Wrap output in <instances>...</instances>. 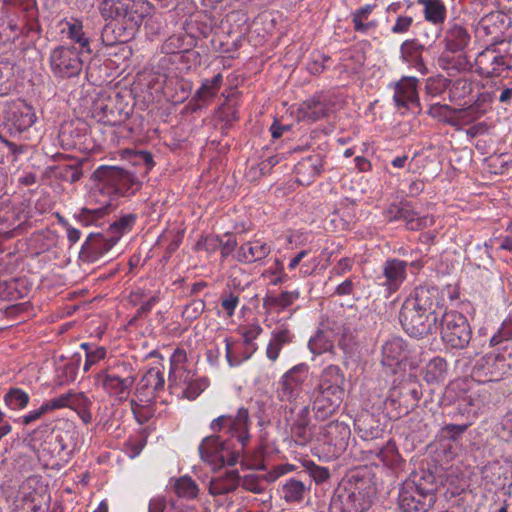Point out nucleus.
<instances>
[{
	"label": "nucleus",
	"mask_w": 512,
	"mask_h": 512,
	"mask_svg": "<svg viewBox=\"0 0 512 512\" xmlns=\"http://www.w3.org/2000/svg\"><path fill=\"white\" fill-rule=\"evenodd\" d=\"M249 411L240 407L236 414L220 415L210 423L213 435L203 438L198 447L205 462L220 466H234L251 443Z\"/></svg>",
	"instance_id": "f257e3e1"
},
{
	"label": "nucleus",
	"mask_w": 512,
	"mask_h": 512,
	"mask_svg": "<svg viewBox=\"0 0 512 512\" xmlns=\"http://www.w3.org/2000/svg\"><path fill=\"white\" fill-rule=\"evenodd\" d=\"M441 484L431 470L412 472L399 488V509L402 512H428L437 501Z\"/></svg>",
	"instance_id": "f03ea898"
},
{
	"label": "nucleus",
	"mask_w": 512,
	"mask_h": 512,
	"mask_svg": "<svg viewBox=\"0 0 512 512\" xmlns=\"http://www.w3.org/2000/svg\"><path fill=\"white\" fill-rule=\"evenodd\" d=\"M430 290H416L402 304L399 320L404 331L417 339L437 330V316L432 311V303L427 296Z\"/></svg>",
	"instance_id": "7ed1b4c3"
},
{
	"label": "nucleus",
	"mask_w": 512,
	"mask_h": 512,
	"mask_svg": "<svg viewBox=\"0 0 512 512\" xmlns=\"http://www.w3.org/2000/svg\"><path fill=\"white\" fill-rule=\"evenodd\" d=\"M92 176L97 181L96 191L106 194L111 203L114 197H130L142 187V182L134 173L119 166L102 165Z\"/></svg>",
	"instance_id": "20e7f679"
},
{
	"label": "nucleus",
	"mask_w": 512,
	"mask_h": 512,
	"mask_svg": "<svg viewBox=\"0 0 512 512\" xmlns=\"http://www.w3.org/2000/svg\"><path fill=\"white\" fill-rule=\"evenodd\" d=\"M475 71L482 77L493 78L509 76L512 71V38L489 45L474 59Z\"/></svg>",
	"instance_id": "39448f33"
},
{
	"label": "nucleus",
	"mask_w": 512,
	"mask_h": 512,
	"mask_svg": "<svg viewBox=\"0 0 512 512\" xmlns=\"http://www.w3.org/2000/svg\"><path fill=\"white\" fill-rule=\"evenodd\" d=\"M130 94L113 92L112 94H102L92 106V116L98 122L117 126L125 123L133 113V105L129 101Z\"/></svg>",
	"instance_id": "423d86ee"
},
{
	"label": "nucleus",
	"mask_w": 512,
	"mask_h": 512,
	"mask_svg": "<svg viewBox=\"0 0 512 512\" xmlns=\"http://www.w3.org/2000/svg\"><path fill=\"white\" fill-rule=\"evenodd\" d=\"M151 11L152 5L148 0H103L100 4V12L105 20L124 21L129 28H139Z\"/></svg>",
	"instance_id": "0eeeda50"
},
{
	"label": "nucleus",
	"mask_w": 512,
	"mask_h": 512,
	"mask_svg": "<svg viewBox=\"0 0 512 512\" xmlns=\"http://www.w3.org/2000/svg\"><path fill=\"white\" fill-rule=\"evenodd\" d=\"M440 334L446 345L453 349H464L470 343L472 329L463 314L457 311H448L441 317Z\"/></svg>",
	"instance_id": "6e6552de"
},
{
	"label": "nucleus",
	"mask_w": 512,
	"mask_h": 512,
	"mask_svg": "<svg viewBox=\"0 0 512 512\" xmlns=\"http://www.w3.org/2000/svg\"><path fill=\"white\" fill-rule=\"evenodd\" d=\"M341 485L368 507L372 506L376 496L375 474L372 468L361 466L351 470Z\"/></svg>",
	"instance_id": "1a4fd4ad"
},
{
	"label": "nucleus",
	"mask_w": 512,
	"mask_h": 512,
	"mask_svg": "<svg viewBox=\"0 0 512 512\" xmlns=\"http://www.w3.org/2000/svg\"><path fill=\"white\" fill-rule=\"evenodd\" d=\"M81 53L74 46L56 47L50 54V66L53 74L60 78L79 75L83 67Z\"/></svg>",
	"instance_id": "9d476101"
},
{
	"label": "nucleus",
	"mask_w": 512,
	"mask_h": 512,
	"mask_svg": "<svg viewBox=\"0 0 512 512\" xmlns=\"http://www.w3.org/2000/svg\"><path fill=\"white\" fill-rule=\"evenodd\" d=\"M511 25V18L501 11H493L483 16L476 25V35L478 38L490 45H498L503 39L505 32Z\"/></svg>",
	"instance_id": "9b49d317"
},
{
	"label": "nucleus",
	"mask_w": 512,
	"mask_h": 512,
	"mask_svg": "<svg viewBox=\"0 0 512 512\" xmlns=\"http://www.w3.org/2000/svg\"><path fill=\"white\" fill-rule=\"evenodd\" d=\"M422 354L421 347L416 344L408 343L401 337H392L382 346L383 366H387L392 372L404 359L416 360Z\"/></svg>",
	"instance_id": "f8f14e48"
},
{
	"label": "nucleus",
	"mask_w": 512,
	"mask_h": 512,
	"mask_svg": "<svg viewBox=\"0 0 512 512\" xmlns=\"http://www.w3.org/2000/svg\"><path fill=\"white\" fill-rule=\"evenodd\" d=\"M37 117L33 107L25 101L10 103L4 111V125L11 134H20L29 129Z\"/></svg>",
	"instance_id": "ddd939ff"
},
{
	"label": "nucleus",
	"mask_w": 512,
	"mask_h": 512,
	"mask_svg": "<svg viewBox=\"0 0 512 512\" xmlns=\"http://www.w3.org/2000/svg\"><path fill=\"white\" fill-rule=\"evenodd\" d=\"M116 241L108 234L90 233L81 247L79 259L83 262L93 263L108 253Z\"/></svg>",
	"instance_id": "4468645a"
},
{
	"label": "nucleus",
	"mask_w": 512,
	"mask_h": 512,
	"mask_svg": "<svg viewBox=\"0 0 512 512\" xmlns=\"http://www.w3.org/2000/svg\"><path fill=\"white\" fill-rule=\"evenodd\" d=\"M308 377V366L304 363L294 366L286 372L279 382L278 395L281 401H291L298 395V391Z\"/></svg>",
	"instance_id": "2eb2a0df"
},
{
	"label": "nucleus",
	"mask_w": 512,
	"mask_h": 512,
	"mask_svg": "<svg viewBox=\"0 0 512 512\" xmlns=\"http://www.w3.org/2000/svg\"><path fill=\"white\" fill-rule=\"evenodd\" d=\"M350 436V427L344 422L332 421L324 427L325 443L332 456L338 457L347 449Z\"/></svg>",
	"instance_id": "dca6fc26"
},
{
	"label": "nucleus",
	"mask_w": 512,
	"mask_h": 512,
	"mask_svg": "<svg viewBox=\"0 0 512 512\" xmlns=\"http://www.w3.org/2000/svg\"><path fill=\"white\" fill-rule=\"evenodd\" d=\"M391 397H397L405 405L406 412L417 406L422 397V385L415 375L409 374L391 390Z\"/></svg>",
	"instance_id": "f3484780"
},
{
	"label": "nucleus",
	"mask_w": 512,
	"mask_h": 512,
	"mask_svg": "<svg viewBox=\"0 0 512 512\" xmlns=\"http://www.w3.org/2000/svg\"><path fill=\"white\" fill-rule=\"evenodd\" d=\"M369 509L341 484L334 490L329 504V512H366Z\"/></svg>",
	"instance_id": "a211bd4d"
},
{
	"label": "nucleus",
	"mask_w": 512,
	"mask_h": 512,
	"mask_svg": "<svg viewBox=\"0 0 512 512\" xmlns=\"http://www.w3.org/2000/svg\"><path fill=\"white\" fill-rule=\"evenodd\" d=\"M291 470V465L284 464L276 466L272 471L264 475L248 474L241 478L240 485L243 489L252 493L264 494L267 483L276 481L280 476Z\"/></svg>",
	"instance_id": "6ab92c4d"
},
{
	"label": "nucleus",
	"mask_w": 512,
	"mask_h": 512,
	"mask_svg": "<svg viewBox=\"0 0 512 512\" xmlns=\"http://www.w3.org/2000/svg\"><path fill=\"white\" fill-rule=\"evenodd\" d=\"M418 80L415 77H403L395 87L394 101L398 107L412 109L420 107L417 93Z\"/></svg>",
	"instance_id": "aec40b11"
},
{
	"label": "nucleus",
	"mask_w": 512,
	"mask_h": 512,
	"mask_svg": "<svg viewBox=\"0 0 512 512\" xmlns=\"http://www.w3.org/2000/svg\"><path fill=\"white\" fill-rule=\"evenodd\" d=\"M291 436L297 445L304 446L314 437V426L311 425L309 406H304L298 412L290 427Z\"/></svg>",
	"instance_id": "412c9836"
},
{
	"label": "nucleus",
	"mask_w": 512,
	"mask_h": 512,
	"mask_svg": "<svg viewBox=\"0 0 512 512\" xmlns=\"http://www.w3.org/2000/svg\"><path fill=\"white\" fill-rule=\"evenodd\" d=\"M323 169V157L316 153L299 161L294 168L296 181L301 185H309Z\"/></svg>",
	"instance_id": "4be33fe9"
},
{
	"label": "nucleus",
	"mask_w": 512,
	"mask_h": 512,
	"mask_svg": "<svg viewBox=\"0 0 512 512\" xmlns=\"http://www.w3.org/2000/svg\"><path fill=\"white\" fill-rule=\"evenodd\" d=\"M109 22L103 27L101 39L104 45L113 46L117 43L127 42L138 28H129L124 21L108 19Z\"/></svg>",
	"instance_id": "5701e85b"
},
{
	"label": "nucleus",
	"mask_w": 512,
	"mask_h": 512,
	"mask_svg": "<svg viewBox=\"0 0 512 512\" xmlns=\"http://www.w3.org/2000/svg\"><path fill=\"white\" fill-rule=\"evenodd\" d=\"M425 46L420 44L416 39L405 40L400 46V57L403 62L415 68L421 74L427 72L422 53Z\"/></svg>",
	"instance_id": "b1692460"
},
{
	"label": "nucleus",
	"mask_w": 512,
	"mask_h": 512,
	"mask_svg": "<svg viewBox=\"0 0 512 512\" xmlns=\"http://www.w3.org/2000/svg\"><path fill=\"white\" fill-rule=\"evenodd\" d=\"M271 252V246L259 239L243 243L236 254L241 263L251 264L266 258Z\"/></svg>",
	"instance_id": "393cba45"
},
{
	"label": "nucleus",
	"mask_w": 512,
	"mask_h": 512,
	"mask_svg": "<svg viewBox=\"0 0 512 512\" xmlns=\"http://www.w3.org/2000/svg\"><path fill=\"white\" fill-rule=\"evenodd\" d=\"M471 40L467 29L459 24H452L446 30L444 36L445 51L452 54L465 51Z\"/></svg>",
	"instance_id": "a878e982"
},
{
	"label": "nucleus",
	"mask_w": 512,
	"mask_h": 512,
	"mask_svg": "<svg viewBox=\"0 0 512 512\" xmlns=\"http://www.w3.org/2000/svg\"><path fill=\"white\" fill-rule=\"evenodd\" d=\"M241 476L238 470L226 471L223 475L212 478L209 482V493L213 496L225 495L240 486Z\"/></svg>",
	"instance_id": "bb28decb"
},
{
	"label": "nucleus",
	"mask_w": 512,
	"mask_h": 512,
	"mask_svg": "<svg viewBox=\"0 0 512 512\" xmlns=\"http://www.w3.org/2000/svg\"><path fill=\"white\" fill-rule=\"evenodd\" d=\"M134 377L120 378L117 375L102 372L98 375V382L101 383L104 390L111 396L128 395L129 390L134 384Z\"/></svg>",
	"instance_id": "cd10ccee"
},
{
	"label": "nucleus",
	"mask_w": 512,
	"mask_h": 512,
	"mask_svg": "<svg viewBox=\"0 0 512 512\" xmlns=\"http://www.w3.org/2000/svg\"><path fill=\"white\" fill-rule=\"evenodd\" d=\"M334 341V336L327 320L320 324L315 336L309 340L308 345L313 354L320 355L326 351L332 352Z\"/></svg>",
	"instance_id": "c85d7f7f"
},
{
	"label": "nucleus",
	"mask_w": 512,
	"mask_h": 512,
	"mask_svg": "<svg viewBox=\"0 0 512 512\" xmlns=\"http://www.w3.org/2000/svg\"><path fill=\"white\" fill-rule=\"evenodd\" d=\"M165 378L164 373L158 368H150L138 383V391L150 395L155 398L157 393L164 389Z\"/></svg>",
	"instance_id": "c756f323"
},
{
	"label": "nucleus",
	"mask_w": 512,
	"mask_h": 512,
	"mask_svg": "<svg viewBox=\"0 0 512 512\" xmlns=\"http://www.w3.org/2000/svg\"><path fill=\"white\" fill-rule=\"evenodd\" d=\"M303 116L311 121L327 117L330 111L328 100L324 95H316L301 105Z\"/></svg>",
	"instance_id": "7c9ffc66"
},
{
	"label": "nucleus",
	"mask_w": 512,
	"mask_h": 512,
	"mask_svg": "<svg viewBox=\"0 0 512 512\" xmlns=\"http://www.w3.org/2000/svg\"><path fill=\"white\" fill-rule=\"evenodd\" d=\"M407 262L393 258L388 259L383 264V275L386 278V284L393 285L395 288L400 286L406 278Z\"/></svg>",
	"instance_id": "2f4dec72"
},
{
	"label": "nucleus",
	"mask_w": 512,
	"mask_h": 512,
	"mask_svg": "<svg viewBox=\"0 0 512 512\" xmlns=\"http://www.w3.org/2000/svg\"><path fill=\"white\" fill-rule=\"evenodd\" d=\"M113 209V204L110 200H106L103 202V205L98 208H82L78 214L75 215L77 221L85 226L91 225H101L100 220H102L106 215L110 213Z\"/></svg>",
	"instance_id": "473e14b6"
},
{
	"label": "nucleus",
	"mask_w": 512,
	"mask_h": 512,
	"mask_svg": "<svg viewBox=\"0 0 512 512\" xmlns=\"http://www.w3.org/2000/svg\"><path fill=\"white\" fill-rule=\"evenodd\" d=\"M439 63L444 70L455 72L470 71L473 67L465 51L457 52L456 54L443 52L439 58Z\"/></svg>",
	"instance_id": "72a5a7b5"
},
{
	"label": "nucleus",
	"mask_w": 512,
	"mask_h": 512,
	"mask_svg": "<svg viewBox=\"0 0 512 512\" xmlns=\"http://www.w3.org/2000/svg\"><path fill=\"white\" fill-rule=\"evenodd\" d=\"M423 6V14L426 21L441 26L447 17V9L442 0H417Z\"/></svg>",
	"instance_id": "f704fd0d"
},
{
	"label": "nucleus",
	"mask_w": 512,
	"mask_h": 512,
	"mask_svg": "<svg viewBox=\"0 0 512 512\" xmlns=\"http://www.w3.org/2000/svg\"><path fill=\"white\" fill-rule=\"evenodd\" d=\"M222 83L223 75L221 73L216 74L212 79L204 80L195 92L193 100L199 105L207 104L217 95Z\"/></svg>",
	"instance_id": "c9c22d12"
},
{
	"label": "nucleus",
	"mask_w": 512,
	"mask_h": 512,
	"mask_svg": "<svg viewBox=\"0 0 512 512\" xmlns=\"http://www.w3.org/2000/svg\"><path fill=\"white\" fill-rule=\"evenodd\" d=\"M308 484L301 472L296 478L286 480L282 485V495L287 502H300L308 489Z\"/></svg>",
	"instance_id": "e433bc0d"
},
{
	"label": "nucleus",
	"mask_w": 512,
	"mask_h": 512,
	"mask_svg": "<svg viewBox=\"0 0 512 512\" xmlns=\"http://www.w3.org/2000/svg\"><path fill=\"white\" fill-rule=\"evenodd\" d=\"M67 36L68 38L79 44V51L88 54L92 53L90 48V39L83 30V24L78 19H71L67 21Z\"/></svg>",
	"instance_id": "4c0bfd02"
},
{
	"label": "nucleus",
	"mask_w": 512,
	"mask_h": 512,
	"mask_svg": "<svg viewBox=\"0 0 512 512\" xmlns=\"http://www.w3.org/2000/svg\"><path fill=\"white\" fill-rule=\"evenodd\" d=\"M454 110H457V108H453L447 104L435 103L429 106L427 113L432 118L459 129L460 119H458V115L456 117L452 116Z\"/></svg>",
	"instance_id": "58836bf2"
},
{
	"label": "nucleus",
	"mask_w": 512,
	"mask_h": 512,
	"mask_svg": "<svg viewBox=\"0 0 512 512\" xmlns=\"http://www.w3.org/2000/svg\"><path fill=\"white\" fill-rule=\"evenodd\" d=\"M298 298V292L281 290L280 293H275V290L270 291L264 297V306L268 309L286 308L290 306L295 299Z\"/></svg>",
	"instance_id": "ea45409f"
},
{
	"label": "nucleus",
	"mask_w": 512,
	"mask_h": 512,
	"mask_svg": "<svg viewBox=\"0 0 512 512\" xmlns=\"http://www.w3.org/2000/svg\"><path fill=\"white\" fill-rule=\"evenodd\" d=\"M447 374V362L442 357H434L425 368L424 380L428 384L439 383L443 381Z\"/></svg>",
	"instance_id": "a19ab883"
},
{
	"label": "nucleus",
	"mask_w": 512,
	"mask_h": 512,
	"mask_svg": "<svg viewBox=\"0 0 512 512\" xmlns=\"http://www.w3.org/2000/svg\"><path fill=\"white\" fill-rule=\"evenodd\" d=\"M339 406L340 404L334 402L332 399L324 398V396H320L319 394L313 392L312 409L317 420H327L337 411Z\"/></svg>",
	"instance_id": "79ce46f5"
},
{
	"label": "nucleus",
	"mask_w": 512,
	"mask_h": 512,
	"mask_svg": "<svg viewBox=\"0 0 512 512\" xmlns=\"http://www.w3.org/2000/svg\"><path fill=\"white\" fill-rule=\"evenodd\" d=\"M292 341V335L289 330L281 329L273 333V337L266 349V356L271 361H276L282 347Z\"/></svg>",
	"instance_id": "37998d69"
},
{
	"label": "nucleus",
	"mask_w": 512,
	"mask_h": 512,
	"mask_svg": "<svg viewBox=\"0 0 512 512\" xmlns=\"http://www.w3.org/2000/svg\"><path fill=\"white\" fill-rule=\"evenodd\" d=\"M136 218V215L133 213L123 215L109 225L107 233L118 242L124 234L132 230Z\"/></svg>",
	"instance_id": "c03bdc74"
},
{
	"label": "nucleus",
	"mask_w": 512,
	"mask_h": 512,
	"mask_svg": "<svg viewBox=\"0 0 512 512\" xmlns=\"http://www.w3.org/2000/svg\"><path fill=\"white\" fill-rule=\"evenodd\" d=\"M448 91L450 101L459 102L472 93L473 83L466 78L450 80Z\"/></svg>",
	"instance_id": "a18cd8bd"
},
{
	"label": "nucleus",
	"mask_w": 512,
	"mask_h": 512,
	"mask_svg": "<svg viewBox=\"0 0 512 512\" xmlns=\"http://www.w3.org/2000/svg\"><path fill=\"white\" fill-rule=\"evenodd\" d=\"M328 322L330 324L334 340L337 339L338 341V346L344 351L348 350L353 339L351 328L343 322L334 320H328Z\"/></svg>",
	"instance_id": "49530a36"
},
{
	"label": "nucleus",
	"mask_w": 512,
	"mask_h": 512,
	"mask_svg": "<svg viewBox=\"0 0 512 512\" xmlns=\"http://www.w3.org/2000/svg\"><path fill=\"white\" fill-rule=\"evenodd\" d=\"M344 382L345 378L342 370L336 365H329L323 370L318 385L344 388Z\"/></svg>",
	"instance_id": "de8ad7c7"
},
{
	"label": "nucleus",
	"mask_w": 512,
	"mask_h": 512,
	"mask_svg": "<svg viewBox=\"0 0 512 512\" xmlns=\"http://www.w3.org/2000/svg\"><path fill=\"white\" fill-rule=\"evenodd\" d=\"M91 400L82 392L76 393L72 400L71 409L77 412L84 424L92 422V415L90 413Z\"/></svg>",
	"instance_id": "09e8293b"
},
{
	"label": "nucleus",
	"mask_w": 512,
	"mask_h": 512,
	"mask_svg": "<svg viewBox=\"0 0 512 512\" xmlns=\"http://www.w3.org/2000/svg\"><path fill=\"white\" fill-rule=\"evenodd\" d=\"M174 491L179 497L194 499L198 496L199 488L190 477L183 476L175 481Z\"/></svg>",
	"instance_id": "8fccbe9b"
},
{
	"label": "nucleus",
	"mask_w": 512,
	"mask_h": 512,
	"mask_svg": "<svg viewBox=\"0 0 512 512\" xmlns=\"http://www.w3.org/2000/svg\"><path fill=\"white\" fill-rule=\"evenodd\" d=\"M486 112V108H483L479 103L475 102L468 107L457 108V110H454V114L458 115V119H460V125L470 124L481 118Z\"/></svg>",
	"instance_id": "3c124183"
},
{
	"label": "nucleus",
	"mask_w": 512,
	"mask_h": 512,
	"mask_svg": "<svg viewBox=\"0 0 512 512\" xmlns=\"http://www.w3.org/2000/svg\"><path fill=\"white\" fill-rule=\"evenodd\" d=\"M4 401L11 410L22 409L29 402V395L20 388H11L5 394Z\"/></svg>",
	"instance_id": "603ef678"
},
{
	"label": "nucleus",
	"mask_w": 512,
	"mask_h": 512,
	"mask_svg": "<svg viewBox=\"0 0 512 512\" xmlns=\"http://www.w3.org/2000/svg\"><path fill=\"white\" fill-rule=\"evenodd\" d=\"M470 427L469 423L465 424H446L441 428V437L450 440L455 444L460 441L463 434Z\"/></svg>",
	"instance_id": "864d4df0"
},
{
	"label": "nucleus",
	"mask_w": 512,
	"mask_h": 512,
	"mask_svg": "<svg viewBox=\"0 0 512 512\" xmlns=\"http://www.w3.org/2000/svg\"><path fill=\"white\" fill-rule=\"evenodd\" d=\"M308 473L306 471L301 472L302 476L307 481L308 486L311 483L310 478H313L316 483H323L330 477L329 469L326 467L318 466L314 463H311L310 466L307 467Z\"/></svg>",
	"instance_id": "5fc2aeb1"
},
{
	"label": "nucleus",
	"mask_w": 512,
	"mask_h": 512,
	"mask_svg": "<svg viewBox=\"0 0 512 512\" xmlns=\"http://www.w3.org/2000/svg\"><path fill=\"white\" fill-rule=\"evenodd\" d=\"M412 212L413 209L409 207L408 203L392 204L386 211V218L388 221L403 220L406 222Z\"/></svg>",
	"instance_id": "6e6d98bb"
},
{
	"label": "nucleus",
	"mask_w": 512,
	"mask_h": 512,
	"mask_svg": "<svg viewBox=\"0 0 512 512\" xmlns=\"http://www.w3.org/2000/svg\"><path fill=\"white\" fill-rule=\"evenodd\" d=\"M450 79L442 76L429 78L426 82V92L431 96L441 95L444 91L448 90Z\"/></svg>",
	"instance_id": "4d7b16f0"
},
{
	"label": "nucleus",
	"mask_w": 512,
	"mask_h": 512,
	"mask_svg": "<svg viewBox=\"0 0 512 512\" xmlns=\"http://www.w3.org/2000/svg\"><path fill=\"white\" fill-rule=\"evenodd\" d=\"M371 422H373V419L368 415L355 421V427L358 430L360 437L363 439H369L378 436L379 429L377 427L374 428L373 425H371Z\"/></svg>",
	"instance_id": "13d9d810"
},
{
	"label": "nucleus",
	"mask_w": 512,
	"mask_h": 512,
	"mask_svg": "<svg viewBox=\"0 0 512 512\" xmlns=\"http://www.w3.org/2000/svg\"><path fill=\"white\" fill-rule=\"evenodd\" d=\"M377 456L385 465H394L400 458L396 444L392 441L387 442L386 446L379 450Z\"/></svg>",
	"instance_id": "bf43d9fd"
},
{
	"label": "nucleus",
	"mask_w": 512,
	"mask_h": 512,
	"mask_svg": "<svg viewBox=\"0 0 512 512\" xmlns=\"http://www.w3.org/2000/svg\"><path fill=\"white\" fill-rule=\"evenodd\" d=\"M75 394L76 393L67 392L55 398H52L44 403L49 412L66 407L71 408L72 400L74 399Z\"/></svg>",
	"instance_id": "052dcab7"
},
{
	"label": "nucleus",
	"mask_w": 512,
	"mask_h": 512,
	"mask_svg": "<svg viewBox=\"0 0 512 512\" xmlns=\"http://www.w3.org/2000/svg\"><path fill=\"white\" fill-rule=\"evenodd\" d=\"M57 169L59 178L70 183L77 182L82 176V171L77 165H61Z\"/></svg>",
	"instance_id": "680f3d73"
},
{
	"label": "nucleus",
	"mask_w": 512,
	"mask_h": 512,
	"mask_svg": "<svg viewBox=\"0 0 512 512\" xmlns=\"http://www.w3.org/2000/svg\"><path fill=\"white\" fill-rule=\"evenodd\" d=\"M314 392L319 394L320 396H324V398L332 399L334 402L338 404H341L343 401L344 388L318 385L315 388Z\"/></svg>",
	"instance_id": "e2e57ef3"
},
{
	"label": "nucleus",
	"mask_w": 512,
	"mask_h": 512,
	"mask_svg": "<svg viewBox=\"0 0 512 512\" xmlns=\"http://www.w3.org/2000/svg\"><path fill=\"white\" fill-rule=\"evenodd\" d=\"M413 18L411 16L400 15L397 17L395 24L391 28V32L394 34H404L407 33L412 24Z\"/></svg>",
	"instance_id": "0e129e2a"
},
{
	"label": "nucleus",
	"mask_w": 512,
	"mask_h": 512,
	"mask_svg": "<svg viewBox=\"0 0 512 512\" xmlns=\"http://www.w3.org/2000/svg\"><path fill=\"white\" fill-rule=\"evenodd\" d=\"M106 356V349L104 347H97L92 352H88L87 355H85L86 360L83 367L84 372H87L92 365L97 363L99 360L104 359Z\"/></svg>",
	"instance_id": "69168bd1"
},
{
	"label": "nucleus",
	"mask_w": 512,
	"mask_h": 512,
	"mask_svg": "<svg viewBox=\"0 0 512 512\" xmlns=\"http://www.w3.org/2000/svg\"><path fill=\"white\" fill-rule=\"evenodd\" d=\"M405 223L408 230L418 231L427 226V217H417V213L413 210L412 215Z\"/></svg>",
	"instance_id": "338daca9"
},
{
	"label": "nucleus",
	"mask_w": 512,
	"mask_h": 512,
	"mask_svg": "<svg viewBox=\"0 0 512 512\" xmlns=\"http://www.w3.org/2000/svg\"><path fill=\"white\" fill-rule=\"evenodd\" d=\"M329 60V56L317 55L311 62L308 63L309 72L314 75L322 73L325 69V62Z\"/></svg>",
	"instance_id": "774afa93"
}]
</instances>
